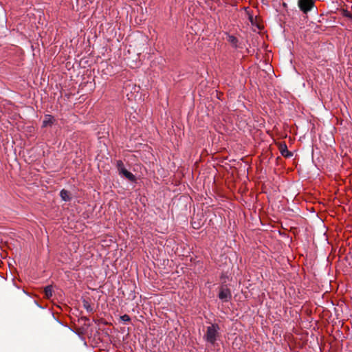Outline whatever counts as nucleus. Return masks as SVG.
Listing matches in <instances>:
<instances>
[{
  "mask_svg": "<svg viewBox=\"0 0 352 352\" xmlns=\"http://www.w3.org/2000/svg\"><path fill=\"white\" fill-rule=\"evenodd\" d=\"M219 326L217 324H212L207 327L206 332L204 336V340L210 345H214L219 337Z\"/></svg>",
  "mask_w": 352,
  "mask_h": 352,
  "instance_id": "1",
  "label": "nucleus"
},
{
  "mask_svg": "<svg viewBox=\"0 0 352 352\" xmlns=\"http://www.w3.org/2000/svg\"><path fill=\"white\" fill-rule=\"evenodd\" d=\"M218 297L223 302H229L232 298L230 289L227 285H221L219 288Z\"/></svg>",
  "mask_w": 352,
  "mask_h": 352,
  "instance_id": "2",
  "label": "nucleus"
},
{
  "mask_svg": "<svg viewBox=\"0 0 352 352\" xmlns=\"http://www.w3.org/2000/svg\"><path fill=\"white\" fill-rule=\"evenodd\" d=\"M298 5L300 10L307 14L313 8L314 3L313 0H298Z\"/></svg>",
  "mask_w": 352,
  "mask_h": 352,
  "instance_id": "3",
  "label": "nucleus"
},
{
  "mask_svg": "<svg viewBox=\"0 0 352 352\" xmlns=\"http://www.w3.org/2000/svg\"><path fill=\"white\" fill-rule=\"evenodd\" d=\"M119 175H121L122 177H124L126 179H127L130 182H136L135 176L132 173L128 171L126 168H124L120 173H119Z\"/></svg>",
  "mask_w": 352,
  "mask_h": 352,
  "instance_id": "4",
  "label": "nucleus"
},
{
  "mask_svg": "<svg viewBox=\"0 0 352 352\" xmlns=\"http://www.w3.org/2000/svg\"><path fill=\"white\" fill-rule=\"evenodd\" d=\"M227 40L233 47H234V48L241 47L239 44V40L234 36L228 35L227 37Z\"/></svg>",
  "mask_w": 352,
  "mask_h": 352,
  "instance_id": "5",
  "label": "nucleus"
},
{
  "mask_svg": "<svg viewBox=\"0 0 352 352\" xmlns=\"http://www.w3.org/2000/svg\"><path fill=\"white\" fill-rule=\"evenodd\" d=\"M54 117L51 115H45L44 120L43 121V127H46L49 125H52L54 123Z\"/></svg>",
  "mask_w": 352,
  "mask_h": 352,
  "instance_id": "6",
  "label": "nucleus"
},
{
  "mask_svg": "<svg viewBox=\"0 0 352 352\" xmlns=\"http://www.w3.org/2000/svg\"><path fill=\"white\" fill-rule=\"evenodd\" d=\"M280 152L283 156L285 157H291L292 154L287 149V145L285 144H281L280 146Z\"/></svg>",
  "mask_w": 352,
  "mask_h": 352,
  "instance_id": "7",
  "label": "nucleus"
},
{
  "mask_svg": "<svg viewBox=\"0 0 352 352\" xmlns=\"http://www.w3.org/2000/svg\"><path fill=\"white\" fill-rule=\"evenodd\" d=\"M45 296L46 298L50 299L53 295L52 285H47L44 288Z\"/></svg>",
  "mask_w": 352,
  "mask_h": 352,
  "instance_id": "8",
  "label": "nucleus"
},
{
  "mask_svg": "<svg viewBox=\"0 0 352 352\" xmlns=\"http://www.w3.org/2000/svg\"><path fill=\"white\" fill-rule=\"evenodd\" d=\"M60 196L61 199L65 201H69L71 200L69 192L67 190L63 189L60 192Z\"/></svg>",
  "mask_w": 352,
  "mask_h": 352,
  "instance_id": "9",
  "label": "nucleus"
},
{
  "mask_svg": "<svg viewBox=\"0 0 352 352\" xmlns=\"http://www.w3.org/2000/svg\"><path fill=\"white\" fill-rule=\"evenodd\" d=\"M82 304L83 307L87 310V312L91 313L94 311V308L92 307V306L87 300L83 299Z\"/></svg>",
  "mask_w": 352,
  "mask_h": 352,
  "instance_id": "10",
  "label": "nucleus"
},
{
  "mask_svg": "<svg viewBox=\"0 0 352 352\" xmlns=\"http://www.w3.org/2000/svg\"><path fill=\"white\" fill-rule=\"evenodd\" d=\"M116 167L118 171V173H120L122 170L125 168L124 163L122 160H118L116 162Z\"/></svg>",
  "mask_w": 352,
  "mask_h": 352,
  "instance_id": "11",
  "label": "nucleus"
},
{
  "mask_svg": "<svg viewBox=\"0 0 352 352\" xmlns=\"http://www.w3.org/2000/svg\"><path fill=\"white\" fill-rule=\"evenodd\" d=\"M120 319L124 322H129L131 320V318L127 314H124L120 317Z\"/></svg>",
  "mask_w": 352,
  "mask_h": 352,
  "instance_id": "12",
  "label": "nucleus"
},
{
  "mask_svg": "<svg viewBox=\"0 0 352 352\" xmlns=\"http://www.w3.org/2000/svg\"><path fill=\"white\" fill-rule=\"evenodd\" d=\"M343 16L352 20V14L347 10H343Z\"/></svg>",
  "mask_w": 352,
  "mask_h": 352,
  "instance_id": "13",
  "label": "nucleus"
}]
</instances>
